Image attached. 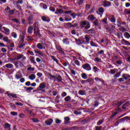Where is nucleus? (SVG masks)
<instances>
[{
  "label": "nucleus",
  "instance_id": "1",
  "mask_svg": "<svg viewBox=\"0 0 130 130\" xmlns=\"http://www.w3.org/2000/svg\"><path fill=\"white\" fill-rule=\"evenodd\" d=\"M81 28H85L86 30L91 27L90 23L87 21H83L80 24Z\"/></svg>",
  "mask_w": 130,
  "mask_h": 130
},
{
  "label": "nucleus",
  "instance_id": "2",
  "mask_svg": "<svg viewBox=\"0 0 130 130\" xmlns=\"http://www.w3.org/2000/svg\"><path fill=\"white\" fill-rule=\"evenodd\" d=\"M34 34L37 36V37H41V34H40V30L38 27L36 25V24H34Z\"/></svg>",
  "mask_w": 130,
  "mask_h": 130
},
{
  "label": "nucleus",
  "instance_id": "3",
  "mask_svg": "<svg viewBox=\"0 0 130 130\" xmlns=\"http://www.w3.org/2000/svg\"><path fill=\"white\" fill-rule=\"evenodd\" d=\"M13 56L15 57L14 59H13V60H19V59H21L23 56V54L17 53V52H13L12 53Z\"/></svg>",
  "mask_w": 130,
  "mask_h": 130
},
{
  "label": "nucleus",
  "instance_id": "4",
  "mask_svg": "<svg viewBox=\"0 0 130 130\" xmlns=\"http://www.w3.org/2000/svg\"><path fill=\"white\" fill-rule=\"evenodd\" d=\"M49 77L51 80L55 79H54V80L57 81L58 82H61V80H62L61 76H58V77H56L53 75H50Z\"/></svg>",
  "mask_w": 130,
  "mask_h": 130
},
{
  "label": "nucleus",
  "instance_id": "5",
  "mask_svg": "<svg viewBox=\"0 0 130 130\" xmlns=\"http://www.w3.org/2000/svg\"><path fill=\"white\" fill-rule=\"evenodd\" d=\"M82 68L84 70H85V71H91V70H92L91 66L88 63L83 64L82 65Z\"/></svg>",
  "mask_w": 130,
  "mask_h": 130
},
{
  "label": "nucleus",
  "instance_id": "6",
  "mask_svg": "<svg viewBox=\"0 0 130 130\" xmlns=\"http://www.w3.org/2000/svg\"><path fill=\"white\" fill-rule=\"evenodd\" d=\"M23 77V75H22V72H21V71H18L16 75H15V78L17 79V80H19V79H21Z\"/></svg>",
  "mask_w": 130,
  "mask_h": 130
},
{
  "label": "nucleus",
  "instance_id": "7",
  "mask_svg": "<svg viewBox=\"0 0 130 130\" xmlns=\"http://www.w3.org/2000/svg\"><path fill=\"white\" fill-rule=\"evenodd\" d=\"M2 29H4V31L3 30V33H5V35H10V29L5 26L2 27Z\"/></svg>",
  "mask_w": 130,
  "mask_h": 130
},
{
  "label": "nucleus",
  "instance_id": "8",
  "mask_svg": "<svg viewBox=\"0 0 130 130\" xmlns=\"http://www.w3.org/2000/svg\"><path fill=\"white\" fill-rule=\"evenodd\" d=\"M15 66H16L17 69H18L19 67H20V68L24 67V65L23 64V63H22V61H17L15 63Z\"/></svg>",
  "mask_w": 130,
  "mask_h": 130
},
{
  "label": "nucleus",
  "instance_id": "9",
  "mask_svg": "<svg viewBox=\"0 0 130 130\" xmlns=\"http://www.w3.org/2000/svg\"><path fill=\"white\" fill-rule=\"evenodd\" d=\"M103 4L104 7H109V6H111V2L107 1L106 0L103 2Z\"/></svg>",
  "mask_w": 130,
  "mask_h": 130
},
{
  "label": "nucleus",
  "instance_id": "10",
  "mask_svg": "<svg viewBox=\"0 0 130 130\" xmlns=\"http://www.w3.org/2000/svg\"><path fill=\"white\" fill-rule=\"evenodd\" d=\"M3 68H4V69H6V68H7V69H12L14 68V65H13V64L12 63H9L3 66Z\"/></svg>",
  "mask_w": 130,
  "mask_h": 130
},
{
  "label": "nucleus",
  "instance_id": "11",
  "mask_svg": "<svg viewBox=\"0 0 130 130\" xmlns=\"http://www.w3.org/2000/svg\"><path fill=\"white\" fill-rule=\"evenodd\" d=\"M84 37L85 39V43L89 44V43H90V39H91V37H90V36L89 35H86Z\"/></svg>",
  "mask_w": 130,
  "mask_h": 130
},
{
  "label": "nucleus",
  "instance_id": "12",
  "mask_svg": "<svg viewBox=\"0 0 130 130\" xmlns=\"http://www.w3.org/2000/svg\"><path fill=\"white\" fill-rule=\"evenodd\" d=\"M121 43H122V44H123L124 45H128V46L130 45V43L128 41H126L124 39H122Z\"/></svg>",
  "mask_w": 130,
  "mask_h": 130
},
{
  "label": "nucleus",
  "instance_id": "13",
  "mask_svg": "<svg viewBox=\"0 0 130 130\" xmlns=\"http://www.w3.org/2000/svg\"><path fill=\"white\" fill-rule=\"evenodd\" d=\"M95 19H96V17H94V15H89L87 17V20L89 21H94Z\"/></svg>",
  "mask_w": 130,
  "mask_h": 130
},
{
  "label": "nucleus",
  "instance_id": "14",
  "mask_svg": "<svg viewBox=\"0 0 130 130\" xmlns=\"http://www.w3.org/2000/svg\"><path fill=\"white\" fill-rule=\"evenodd\" d=\"M4 128L6 130H11V124L8 123H5L4 125Z\"/></svg>",
  "mask_w": 130,
  "mask_h": 130
},
{
  "label": "nucleus",
  "instance_id": "15",
  "mask_svg": "<svg viewBox=\"0 0 130 130\" xmlns=\"http://www.w3.org/2000/svg\"><path fill=\"white\" fill-rule=\"evenodd\" d=\"M45 87H46V85L45 84V82H43L40 84L39 86V88L40 89H45Z\"/></svg>",
  "mask_w": 130,
  "mask_h": 130
},
{
  "label": "nucleus",
  "instance_id": "16",
  "mask_svg": "<svg viewBox=\"0 0 130 130\" xmlns=\"http://www.w3.org/2000/svg\"><path fill=\"white\" fill-rule=\"evenodd\" d=\"M35 53H37L39 55H41V56H44V54L41 51L38 50H35Z\"/></svg>",
  "mask_w": 130,
  "mask_h": 130
},
{
  "label": "nucleus",
  "instance_id": "17",
  "mask_svg": "<svg viewBox=\"0 0 130 130\" xmlns=\"http://www.w3.org/2000/svg\"><path fill=\"white\" fill-rule=\"evenodd\" d=\"M52 122H53V120H52V119H50L45 121V123H46L48 125H50L52 124Z\"/></svg>",
  "mask_w": 130,
  "mask_h": 130
},
{
  "label": "nucleus",
  "instance_id": "18",
  "mask_svg": "<svg viewBox=\"0 0 130 130\" xmlns=\"http://www.w3.org/2000/svg\"><path fill=\"white\" fill-rule=\"evenodd\" d=\"M42 21H44V22H50V19L45 16L42 17Z\"/></svg>",
  "mask_w": 130,
  "mask_h": 130
},
{
  "label": "nucleus",
  "instance_id": "19",
  "mask_svg": "<svg viewBox=\"0 0 130 130\" xmlns=\"http://www.w3.org/2000/svg\"><path fill=\"white\" fill-rule=\"evenodd\" d=\"M63 13V11H62V10L61 9H57L56 11L55 12V14L56 15H58V14H62Z\"/></svg>",
  "mask_w": 130,
  "mask_h": 130
},
{
  "label": "nucleus",
  "instance_id": "20",
  "mask_svg": "<svg viewBox=\"0 0 130 130\" xmlns=\"http://www.w3.org/2000/svg\"><path fill=\"white\" fill-rule=\"evenodd\" d=\"M37 47L39 48V49H44L45 48L41 43H38L37 45Z\"/></svg>",
  "mask_w": 130,
  "mask_h": 130
},
{
  "label": "nucleus",
  "instance_id": "21",
  "mask_svg": "<svg viewBox=\"0 0 130 130\" xmlns=\"http://www.w3.org/2000/svg\"><path fill=\"white\" fill-rule=\"evenodd\" d=\"M36 78V76H35V75L34 74H31L29 76V79L30 80H31L32 81H33L34 80H35Z\"/></svg>",
  "mask_w": 130,
  "mask_h": 130
},
{
  "label": "nucleus",
  "instance_id": "22",
  "mask_svg": "<svg viewBox=\"0 0 130 130\" xmlns=\"http://www.w3.org/2000/svg\"><path fill=\"white\" fill-rule=\"evenodd\" d=\"M95 30H94V29L91 28L88 30H87L86 33H88V34H93Z\"/></svg>",
  "mask_w": 130,
  "mask_h": 130
},
{
  "label": "nucleus",
  "instance_id": "23",
  "mask_svg": "<svg viewBox=\"0 0 130 130\" xmlns=\"http://www.w3.org/2000/svg\"><path fill=\"white\" fill-rule=\"evenodd\" d=\"M130 76L128 74H123L122 75V78L124 79V80H127V79H129Z\"/></svg>",
  "mask_w": 130,
  "mask_h": 130
},
{
  "label": "nucleus",
  "instance_id": "24",
  "mask_svg": "<svg viewBox=\"0 0 130 130\" xmlns=\"http://www.w3.org/2000/svg\"><path fill=\"white\" fill-rule=\"evenodd\" d=\"M92 70L94 73H98L100 71L96 66L93 67Z\"/></svg>",
  "mask_w": 130,
  "mask_h": 130
},
{
  "label": "nucleus",
  "instance_id": "25",
  "mask_svg": "<svg viewBox=\"0 0 130 130\" xmlns=\"http://www.w3.org/2000/svg\"><path fill=\"white\" fill-rule=\"evenodd\" d=\"M93 23L94 26H98V25H99V20L95 19Z\"/></svg>",
  "mask_w": 130,
  "mask_h": 130
},
{
  "label": "nucleus",
  "instance_id": "26",
  "mask_svg": "<svg viewBox=\"0 0 130 130\" xmlns=\"http://www.w3.org/2000/svg\"><path fill=\"white\" fill-rule=\"evenodd\" d=\"M81 77H82V79H84V80H86V79H88V76H87L86 73H83L81 75Z\"/></svg>",
  "mask_w": 130,
  "mask_h": 130
},
{
  "label": "nucleus",
  "instance_id": "27",
  "mask_svg": "<svg viewBox=\"0 0 130 130\" xmlns=\"http://www.w3.org/2000/svg\"><path fill=\"white\" fill-rule=\"evenodd\" d=\"M30 60L32 63H34V64L36 63V61H35V58H34V57H31L30 58Z\"/></svg>",
  "mask_w": 130,
  "mask_h": 130
},
{
  "label": "nucleus",
  "instance_id": "28",
  "mask_svg": "<svg viewBox=\"0 0 130 130\" xmlns=\"http://www.w3.org/2000/svg\"><path fill=\"white\" fill-rule=\"evenodd\" d=\"M62 41L64 44H69V43H70V42L69 41V39H64Z\"/></svg>",
  "mask_w": 130,
  "mask_h": 130
},
{
  "label": "nucleus",
  "instance_id": "29",
  "mask_svg": "<svg viewBox=\"0 0 130 130\" xmlns=\"http://www.w3.org/2000/svg\"><path fill=\"white\" fill-rule=\"evenodd\" d=\"M51 59L54 60V61H55L56 62V63L58 64V60H57V59H56V58L54 56H51Z\"/></svg>",
  "mask_w": 130,
  "mask_h": 130
},
{
  "label": "nucleus",
  "instance_id": "30",
  "mask_svg": "<svg viewBox=\"0 0 130 130\" xmlns=\"http://www.w3.org/2000/svg\"><path fill=\"white\" fill-rule=\"evenodd\" d=\"M3 41L5 42H7L8 43L10 42V40H9V38H8L7 37H4Z\"/></svg>",
  "mask_w": 130,
  "mask_h": 130
},
{
  "label": "nucleus",
  "instance_id": "31",
  "mask_svg": "<svg viewBox=\"0 0 130 130\" xmlns=\"http://www.w3.org/2000/svg\"><path fill=\"white\" fill-rule=\"evenodd\" d=\"M78 94H79V95H85L86 92H85L84 90H79V91L78 92Z\"/></svg>",
  "mask_w": 130,
  "mask_h": 130
},
{
  "label": "nucleus",
  "instance_id": "32",
  "mask_svg": "<svg viewBox=\"0 0 130 130\" xmlns=\"http://www.w3.org/2000/svg\"><path fill=\"white\" fill-rule=\"evenodd\" d=\"M64 123H69V121H70V120H71V119L70 118V117H67L64 118Z\"/></svg>",
  "mask_w": 130,
  "mask_h": 130
},
{
  "label": "nucleus",
  "instance_id": "33",
  "mask_svg": "<svg viewBox=\"0 0 130 130\" xmlns=\"http://www.w3.org/2000/svg\"><path fill=\"white\" fill-rule=\"evenodd\" d=\"M124 35L125 38H127V39H129L130 35L128 32H125Z\"/></svg>",
  "mask_w": 130,
  "mask_h": 130
},
{
  "label": "nucleus",
  "instance_id": "34",
  "mask_svg": "<svg viewBox=\"0 0 130 130\" xmlns=\"http://www.w3.org/2000/svg\"><path fill=\"white\" fill-rule=\"evenodd\" d=\"M117 71H118L117 69H111L110 70L111 74L112 75V74H115V73H116Z\"/></svg>",
  "mask_w": 130,
  "mask_h": 130
},
{
  "label": "nucleus",
  "instance_id": "35",
  "mask_svg": "<svg viewBox=\"0 0 130 130\" xmlns=\"http://www.w3.org/2000/svg\"><path fill=\"white\" fill-rule=\"evenodd\" d=\"M71 96H67L64 98V100L65 101H66L67 102H69V101H71Z\"/></svg>",
  "mask_w": 130,
  "mask_h": 130
},
{
  "label": "nucleus",
  "instance_id": "36",
  "mask_svg": "<svg viewBox=\"0 0 130 130\" xmlns=\"http://www.w3.org/2000/svg\"><path fill=\"white\" fill-rule=\"evenodd\" d=\"M32 30H33V27L32 26H29L28 28L27 32L28 33H32Z\"/></svg>",
  "mask_w": 130,
  "mask_h": 130
},
{
  "label": "nucleus",
  "instance_id": "37",
  "mask_svg": "<svg viewBox=\"0 0 130 130\" xmlns=\"http://www.w3.org/2000/svg\"><path fill=\"white\" fill-rule=\"evenodd\" d=\"M127 106H128V104L126 103L125 104H124L122 106V108L123 109H127Z\"/></svg>",
  "mask_w": 130,
  "mask_h": 130
},
{
  "label": "nucleus",
  "instance_id": "38",
  "mask_svg": "<svg viewBox=\"0 0 130 130\" xmlns=\"http://www.w3.org/2000/svg\"><path fill=\"white\" fill-rule=\"evenodd\" d=\"M104 27H105L106 30H107V31L108 32H110V27H109V26H108V25H106L104 26Z\"/></svg>",
  "mask_w": 130,
  "mask_h": 130
},
{
  "label": "nucleus",
  "instance_id": "39",
  "mask_svg": "<svg viewBox=\"0 0 130 130\" xmlns=\"http://www.w3.org/2000/svg\"><path fill=\"white\" fill-rule=\"evenodd\" d=\"M11 36H12V37H14V38H17V34L15 32H13L11 33Z\"/></svg>",
  "mask_w": 130,
  "mask_h": 130
},
{
  "label": "nucleus",
  "instance_id": "40",
  "mask_svg": "<svg viewBox=\"0 0 130 130\" xmlns=\"http://www.w3.org/2000/svg\"><path fill=\"white\" fill-rule=\"evenodd\" d=\"M10 114L13 116H16V115H18V113L17 112H11Z\"/></svg>",
  "mask_w": 130,
  "mask_h": 130
},
{
  "label": "nucleus",
  "instance_id": "41",
  "mask_svg": "<svg viewBox=\"0 0 130 130\" xmlns=\"http://www.w3.org/2000/svg\"><path fill=\"white\" fill-rule=\"evenodd\" d=\"M90 45L91 46H94L95 47H97V45H96V44L95 43H94L93 41H90Z\"/></svg>",
  "mask_w": 130,
  "mask_h": 130
},
{
  "label": "nucleus",
  "instance_id": "42",
  "mask_svg": "<svg viewBox=\"0 0 130 130\" xmlns=\"http://www.w3.org/2000/svg\"><path fill=\"white\" fill-rule=\"evenodd\" d=\"M49 10L51 11V12H55V8L53 7H50L49 8Z\"/></svg>",
  "mask_w": 130,
  "mask_h": 130
},
{
  "label": "nucleus",
  "instance_id": "43",
  "mask_svg": "<svg viewBox=\"0 0 130 130\" xmlns=\"http://www.w3.org/2000/svg\"><path fill=\"white\" fill-rule=\"evenodd\" d=\"M10 106L12 107V109H16V105L14 104H10Z\"/></svg>",
  "mask_w": 130,
  "mask_h": 130
},
{
  "label": "nucleus",
  "instance_id": "44",
  "mask_svg": "<svg viewBox=\"0 0 130 130\" xmlns=\"http://www.w3.org/2000/svg\"><path fill=\"white\" fill-rule=\"evenodd\" d=\"M10 11H11V9L9 7H7L5 9V11L6 12V13H7V14H9V13Z\"/></svg>",
  "mask_w": 130,
  "mask_h": 130
},
{
  "label": "nucleus",
  "instance_id": "45",
  "mask_svg": "<svg viewBox=\"0 0 130 130\" xmlns=\"http://www.w3.org/2000/svg\"><path fill=\"white\" fill-rule=\"evenodd\" d=\"M34 88L32 87H29L26 88V91H31V90H34Z\"/></svg>",
  "mask_w": 130,
  "mask_h": 130
},
{
  "label": "nucleus",
  "instance_id": "46",
  "mask_svg": "<svg viewBox=\"0 0 130 130\" xmlns=\"http://www.w3.org/2000/svg\"><path fill=\"white\" fill-rule=\"evenodd\" d=\"M119 30L120 31H121V32H125V31H126V29H125V28L124 27H120Z\"/></svg>",
  "mask_w": 130,
  "mask_h": 130
},
{
  "label": "nucleus",
  "instance_id": "47",
  "mask_svg": "<svg viewBox=\"0 0 130 130\" xmlns=\"http://www.w3.org/2000/svg\"><path fill=\"white\" fill-rule=\"evenodd\" d=\"M120 74H121V72H118L115 75V77H116V78H118V77L120 76Z\"/></svg>",
  "mask_w": 130,
  "mask_h": 130
},
{
  "label": "nucleus",
  "instance_id": "48",
  "mask_svg": "<svg viewBox=\"0 0 130 130\" xmlns=\"http://www.w3.org/2000/svg\"><path fill=\"white\" fill-rule=\"evenodd\" d=\"M26 40L27 41H31V40H33V39L32 38V37H29L28 36L27 37Z\"/></svg>",
  "mask_w": 130,
  "mask_h": 130
},
{
  "label": "nucleus",
  "instance_id": "49",
  "mask_svg": "<svg viewBox=\"0 0 130 130\" xmlns=\"http://www.w3.org/2000/svg\"><path fill=\"white\" fill-rule=\"evenodd\" d=\"M37 76H38V79H40V78H41V77H42V73H38L37 74Z\"/></svg>",
  "mask_w": 130,
  "mask_h": 130
},
{
  "label": "nucleus",
  "instance_id": "50",
  "mask_svg": "<svg viewBox=\"0 0 130 130\" xmlns=\"http://www.w3.org/2000/svg\"><path fill=\"white\" fill-rule=\"evenodd\" d=\"M28 113L30 116H34V113H33V112H32V111L29 110Z\"/></svg>",
  "mask_w": 130,
  "mask_h": 130
},
{
  "label": "nucleus",
  "instance_id": "51",
  "mask_svg": "<svg viewBox=\"0 0 130 130\" xmlns=\"http://www.w3.org/2000/svg\"><path fill=\"white\" fill-rule=\"evenodd\" d=\"M55 122H56V123L59 124V123H61V120H60L58 119H55Z\"/></svg>",
  "mask_w": 130,
  "mask_h": 130
},
{
  "label": "nucleus",
  "instance_id": "52",
  "mask_svg": "<svg viewBox=\"0 0 130 130\" xmlns=\"http://www.w3.org/2000/svg\"><path fill=\"white\" fill-rule=\"evenodd\" d=\"M103 23L104 24H107V18H105L103 20H102Z\"/></svg>",
  "mask_w": 130,
  "mask_h": 130
},
{
  "label": "nucleus",
  "instance_id": "53",
  "mask_svg": "<svg viewBox=\"0 0 130 130\" xmlns=\"http://www.w3.org/2000/svg\"><path fill=\"white\" fill-rule=\"evenodd\" d=\"M99 11L100 12V13H104V9H103V8H100L99 9Z\"/></svg>",
  "mask_w": 130,
  "mask_h": 130
},
{
  "label": "nucleus",
  "instance_id": "54",
  "mask_svg": "<svg viewBox=\"0 0 130 130\" xmlns=\"http://www.w3.org/2000/svg\"><path fill=\"white\" fill-rule=\"evenodd\" d=\"M102 123H103V120H100L98 122L97 125H100V124H102Z\"/></svg>",
  "mask_w": 130,
  "mask_h": 130
},
{
  "label": "nucleus",
  "instance_id": "55",
  "mask_svg": "<svg viewBox=\"0 0 130 130\" xmlns=\"http://www.w3.org/2000/svg\"><path fill=\"white\" fill-rule=\"evenodd\" d=\"M14 93H9V92H7V95L10 97V98H13V95Z\"/></svg>",
  "mask_w": 130,
  "mask_h": 130
},
{
  "label": "nucleus",
  "instance_id": "56",
  "mask_svg": "<svg viewBox=\"0 0 130 130\" xmlns=\"http://www.w3.org/2000/svg\"><path fill=\"white\" fill-rule=\"evenodd\" d=\"M14 13H15V11L14 10H10V11H9V13H8L9 15H14Z\"/></svg>",
  "mask_w": 130,
  "mask_h": 130
},
{
  "label": "nucleus",
  "instance_id": "57",
  "mask_svg": "<svg viewBox=\"0 0 130 130\" xmlns=\"http://www.w3.org/2000/svg\"><path fill=\"white\" fill-rule=\"evenodd\" d=\"M21 58H22V61L23 62H24V61H25L26 60V57L24 56V55H22V57Z\"/></svg>",
  "mask_w": 130,
  "mask_h": 130
},
{
  "label": "nucleus",
  "instance_id": "58",
  "mask_svg": "<svg viewBox=\"0 0 130 130\" xmlns=\"http://www.w3.org/2000/svg\"><path fill=\"white\" fill-rule=\"evenodd\" d=\"M19 117H20V118H23V117H25V114H23V113H20L19 115Z\"/></svg>",
  "mask_w": 130,
  "mask_h": 130
},
{
  "label": "nucleus",
  "instance_id": "59",
  "mask_svg": "<svg viewBox=\"0 0 130 130\" xmlns=\"http://www.w3.org/2000/svg\"><path fill=\"white\" fill-rule=\"evenodd\" d=\"M127 118H128V117H125L123 118L120 119L119 121L120 122V121H123V120H125V119H127Z\"/></svg>",
  "mask_w": 130,
  "mask_h": 130
},
{
  "label": "nucleus",
  "instance_id": "60",
  "mask_svg": "<svg viewBox=\"0 0 130 130\" xmlns=\"http://www.w3.org/2000/svg\"><path fill=\"white\" fill-rule=\"evenodd\" d=\"M111 22H112V23H115L116 20H115V18L114 17H112V18L111 19Z\"/></svg>",
  "mask_w": 130,
  "mask_h": 130
},
{
  "label": "nucleus",
  "instance_id": "61",
  "mask_svg": "<svg viewBox=\"0 0 130 130\" xmlns=\"http://www.w3.org/2000/svg\"><path fill=\"white\" fill-rule=\"evenodd\" d=\"M75 64H77V66H80V62L79 61V60H75Z\"/></svg>",
  "mask_w": 130,
  "mask_h": 130
},
{
  "label": "nucleus",
  "instance_id": "62",
  "mask_svg": "<svg viewBox=\"0 0 130 130\" xmlns=\"http://www.w3.org/2000/svg\"><path fill=\"white\" fill-rule=\"evenodd\" d=\"M83 2H84V0H78V5H82V4H83Z\"/></svg>",
  "mask_w": 130,
  "mask_h": 130
},
{
  "label": "nucleus",
  "instance_id": "63",
  "mask_svg": "<svg viewBox=\"0 0 130 130\" xmlns=\"http://www.w3.org/2000/svg\"><path fill=\"white\" fill-rule=\"evenodd\" d=\"M35 70V68H34L30 67V68H27L28 71H31L32 72H33V71H34Z\"/></svg>",
  "mask_w": 130,
  "mask_h": 130
},
{
  "label": "nucleus",
  "instance_id": "64",
  "mask_svg": "<svg viewBox=\"0 0 130 130\" xmlns=\"http://www.w3.org/2000/svg\"><path fill=\"white\" fill-rule=\"evenodd\" d=\"M66 95H67V92H63L61 93L62 97H66Z\"/></svg>",
  "mask_w": 130,
  "mask_h": 130
}]
</instances>
